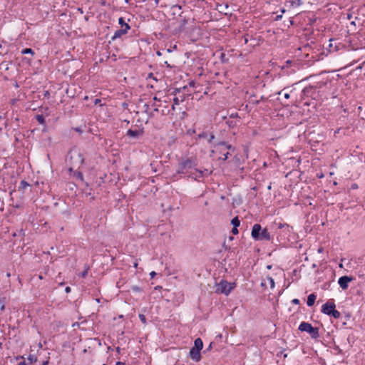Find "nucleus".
I'll use <instances>...</instances> for the list:
<instances>
[{"instance_id": "1", "label": "nucleus", "mask_w": 365, "mask_h": 365, "mask_svg": "<svg viewBox=\"0 0 365 365\" xmlns=\"http://www.w3.org/2000/svg\"><path fill=\"white\" fill-rule=\"evenodd\" d=\"M236 284L235 282H228L226 280L222 279L215 284V293L222 294L226 296L235 288Z\"/></svg>"}, {"instance_id": "2", "label": "nucleus", "mask_w": 365, "mask_h": 365, "mask_svg": "<svg viewBox=\"0 0 365 365\" xmlns=\"http://www.w3.org/2000/svg\"><path fill=\"white\" fill-rule=\"evenodd\" d=\"M252 237L256 240H269L270 235L267 229H262L259 224H255L252 229Z\"/></svg>"}, {"instance_id": "3", "label": "nucleus", "mask_w": 365, "mask_h": 365, "mask_svg": "<svg viewBox=\"0 0 365 365\" xmlns=\"http://www.w3.org/2000/svg\"><path fill=\"white\" fill-rule=\"evenodd\" d=\"M203 347V343L201 339L197 338L194 341V346L190 351V358L195 361H199L201 359L200 351Z\"/></svg>"}, {"instance_id": "4", "label": "nucleus", "mask_w": 365, "mask_h": 365, "mask_svg": "<svg viewBox=\"0 0 365 365\" xmlns=\"http://www.w3.org/2000/svg\"><path fill=\"white\" fill-rule=\"evenodd\" d=\"M336 305L332 302H328L322 305V312L327 315L332 316L334 319L340 317V313L335 309Z\"/></svg>"}, {"instance_id": "5", "label": "nucleus", "mask_w": 365, "mask_h": 365, "mask_svg": "<svg viewBox=\"0 0 365 365\" xmlns=\"http://www.w3.org/2000/svg\"><path fill=\"white\" fill-rule=\"evenodd\" d=\"M299 329L302 331L309 333L314 339L319 337L318 329L313 327L312 324L308 322H302L299 326Z\"/></svg>"}, {"instance_id": "6", "label": "nucleus", "mask_w": 365, "mask_h": 365, "mask_svg": "<svg viewBox=\"0 0 365 365\" xmlns=\"http://www.w3.org/2000/svg\"><path fill=\"white\" fill-rule=\"evenodd\" d=\"M196 165L197 163L194 159H187L179 164L177 173H185L189 169L196 166Z\"/></svg>"}, {"instance_id": "7", "label": "nucleus", "mask_w": 365, "mask_h": 365, "mask_svg": "<svg viewBox=\"0 0 365 365\" xmlns=\"http://www.w3.org/2000/svg\"><path fill=\"white\" fill-rule=\"evenodd\" d=\"M71 161L76 165H79L83 163V157L81 152L77 149H73L69 153Z\"/></svg>"}, {"instance_id": "8", "label": "nucleus", "mask_w": 365, "mask_h": 365, "mask_svg": "<svg viewBox=\"0 0 365 365\" xmlns=\"http://www.w3.org/2000/svg\"><path fill=\"white\" fill-rule=\"evenodd\" d=\"M354 279L352 277L343 276L339 278L338 284L343 290H345L348 288L349 282H352Z\"/></svg>"}, {"instance_id": "9", "label": "nucleus", "mask_w": 365, "mask_h": 365, "mask_svg": "<svg viewBox=\"0 0 365 365\" xmlns=\"http://www.w3.org/2000/svg\"><path fill=\"white\" fill-rule=\"evenodd\" d=\"M261 284L262 287H267L269 284L271 289H274L275 286L274 279L271 277L264 278Z\"/></svg>"}, {"instance_id": "10", "label": "nucleus", "mask_w": 365, "mask_h": 365, "mask_svg": "<svg viewBox=\"0 0 365 365\" xmlns=\"http://www.w3.org/2000/svg\"><path fill=\"white\" fill-rule=\"evenodd\" d=\"M129 29H130V26L129 25H126L125 26V29H119V30L116 31L114 33L113 38H120L121 36L127 34V32H128V31Z\"/></svg>"}, {"instance_id": "11", "label": "nucleus", "mask_w": 365, "mask_h": 365, "mask_svg": "<svg viewBox=\"0 0 365 365\" xmlns=\"http://www.w3.org/2000/svg\"><path fill=\"white\" fill-rule=\"evenodd\" d=\"M287 4L291 8H297L303 4L302 0H287Z\"/></svg>"}, {"instance_id": "12", "label": "nucleus", "mask_w": 365, "mask_h": 365, "mask_svg": "<svg viewBox=\"0 0 365 365\" xmlns=\"http://www.w3.org/2000/svg\"><path fill=\"white\" fill-rule=\"evenodd\" d=\"M143 131L142 130H128L127 131V135L131 138H138V137L141 136L143 135Z\"/></svg>"}, {"instance_id": "13", "label": "nucleus", "mask_w": 365, "mask_h": 365, "mask_svg": "<svg viewBox=\"0 0 365 365\" xmlns=\"http://www.w3.org/2000/svg\"><path fill=\"white\" fill-rule=\"evenodd\" d=\"M316 298H317V297L314 294H310L307 297V306L312 307L314 304Z\"/></svg>"}, {"instance_id": "14", "label": "nucleus", "mask_w": 365, "mask_h": 365, "mask_svg": "<svg viewBox=\"0 0 365 365\" xmlns=\"http://www.w3.org/2000/svg\"><path fill=\"white\" fill-rule=\"evenodd\" d=\"M217 148L223 151L225 149H230L231 145H227L225 143H220L218 144Z\"/></svg>"}, {"instance_id": "15", "label": "nucleus", "mask_w": 365, "mask_h": 365, "mask_svg": "<svg viewBox=\"0 0 365 365\" xmlns=\"http://www.w3.org/2000/svg\"><path fill=\"white\" fill-rule=\"evenodd\" d=\"M118 24L120 25L122 29H125V26L128 25L126 22H125L123 18L120 17L118 19Z\"/></svg>"}, {"instance_id": "16", "label": "nucleus", "mask_w": 365, "mask_h": 365, "mask_svg": "<svg viewBox=\"0 0 365 365\" xmlns=\"http://www.w3.org/2000/svg\"><path fill=\"white\" fill-rule=\"evenodd\" d=\"M232 224L234 227H238L240 224L239 219L236 217L232 220Z\"/></svg>"}, {"instance_id": "17", "label": "nucleus", "mask_w": 365, "mask_h": 365, "mask_svg": "<svg viewBox=\"0 0 365 365\" xmlns=\"http://www.w3.org/2000/svg\"><path fill=\"white\" fill-rule=\"evenodd\" d=\"M21 53L22 54H31V55H34V52L33 51V50L31 48H25V49L22 50Z\"/></svg>"}, {"instance_id": "18", "label": "nucleus", "mask_w": 365, "mask_h": 365, "mask_svg": "<svg viewBox=\"0 0 365 365\" xmlns=\"http://www.w3.org/2000/svg\"><path fill=\"white\" fill-rule=\"evenodd\" d=\"M36 119H37V120H38V122L39 123H41V124H44L45 120H44V118H43V115H38L36 116Z\"/></svg>"}, {"instance_id": "19", "label": "nucleus", "mask_w": 365, "mask_h": 365, "mask_svg": "<svg viewBox=\"0 0 365 365\" xmlns=\"http://www.w3.org/2000/svg\"><path fill=\"white\" fill-rule=\"evenodd\" d=\"M28 359L29 360L31 364L36 362L37 360L36 357L34 355H29Z\"/></svg>"}, {"instance_id": "20", "label": "nucleus", "mask_w": 365, "mask_h": 365, "mask_svg": "<svg viewBox=\"0 0 365 365\" xmlns=\"http://www.w3.org/2000/svg\"><path fill=\"white\" fill-rule=\"evenodd\" d=\"M139 318H140V321H141L144 324H146V319H145V317L143 314H139Z\"/></svg>"}, {"instance_id": "21", "label": "nucleus", "mask_w": 365, "mask_h": 365, "mask_svg": "<svg viewBox=\"0 0 365 365\" xmlns=\"http://www.w3.org/2000/svg\"><path fill=\"white\" fill-rule=\"evenodd\" d=\"M28 186H29V184H28L26 182H25V181H21V187L22 189H25V188H26V187H28Z\"/></svg>"}, {"instance_id": "22", "label": "nucleus", "mask_w": 365, "mask_h": 365, "mask_svg": "<svg viewBox=\"0 0 365 365\" xmlns=\"http://www.w3.org/2000/svg\"><path fill=\"white\" fill-rule=\"evenodd\" d=\"M133 291L136 292H140L141 291V289L138 286H134L132 287Z\"/></svg>"}, {"instance_id": "23", "label": "nucleus", "mask_w": 365, "mask_h": 365, "mask_svg": "<svg viewBox=\"0 0 365 365\" xmlns=\"http://www.w3.org/2000/svg\"><path fill=\"white\" fill-rule=\"evenodd\" d=\"M228 155H229V153H228V152H227L226 153H225V154L223 155V157H222V158H221V157H220V159H222V160H227V158H228Z\"/></svg>"}, {"instance_id": "24", "label": "nucleus", "mask_w": 365, "mask_h": 365, "mask_svg": "<svg viewBox=\"0 0 365 365\" xmlns=\"http://www.w3.org/2000/svg\"><path fill=\"white\" fill-rule=\"evenodd\" d=\"M237 227H234L232 230V232L234 234V235H237L238 233V230L237 228Z\"/></svg>"}, {"instance_id": "25", "label": "nucleus", "mask_w": 365, "mask_h": 365, "mask_svg": "<svg viewBox=\"0 0 365 365\" xmlns=\"http://www.w3.org/2000/svg\"><path fill=\"white\" fill-rule=\"evenodd\" d=\"M156 275V273L154 271H152L150 273V276L151 278H153Z\"/></svg>"}, {"instance_id": "26", "label": "nucleus", "mask_w": 365, "mask_h": 365, "mask_svg": "<svg viewBox=\"0 0 365 365\" xmlns=\"http://www.w3.org/2000/svg\"><path fill=\"white\" fill-rule=\"evenodd\" d=\"M292 303L295 304H298L299 303V301L298 299H294L292 300Z\"/></svg>"}, {"instance_id": "27", "label": "nucleus", "mask_w": 365, "mask_h": 365, "mask_svg": "<svg viewBox=\"0 0 365 365\" xmlns=\"http://www.w3.org/2000/svg\"><path fill=\"white\" fill-rule=\"evenodd\" d=\"M174 102L175 105L179 104V100L177 98H174Z\"/></svg>"}, {"instance_id": "28", "label": "nucleus", "mask_w": 365, "mask_h": 365, "mask_svg": "<svg viewBox=\"0 0 365 365\" xmlns=\"http://www.w3.org/2000/svg\"><path fill=\"white\" fill-rule=\"evenodd\" d=\"M65 291H66L67 293H68V292H71V288H70L69 287H67L66 288Z\"/></svg>"}, {"instance_id": "29", "label": "nucleus", "mask_w": 365, "mask_h": 365, "mask_svg": "<svg viewBox=\"0 0 365 365\" xmlns=\"http://www.w3.org/2000/svg\"><path fill=\"white\" fill-rule=\"evenodd\" d=\"M323 251H324V250H323V248H322V247H320V248H319V249H318V252H319V253L323 252Z\"/></svg>"}, {"instance_id": "30", "label": "nucleus", "mask_w": 365, "mask_h": 365, "mask_svg": "<svg viewBox=\"0 0 365 365\" xmlns=\"http://www.w3.org/2000/svg\"><path fill=\"white\" fill-rule=\"evenodd\" d=\"M48 360H46L43 362L42 365H48Z\"/></svg>"}, {"instance_id": "31", "label": "nucleus", "mask_w": 365, "mask_h": 365, "mask_svg": "<svg viewBox=\"0 0 365 365\" xmlns=\"http://www.w3.org/2000/svg\"><path fill=\"white\" fill-rule=\"evenodd\" d=\"M138 262H135L133 264L134 267L137 268L138 267Z\"/></svg>"}, {"instance_id": "32", "label": "nucleus", "mask_w": 365, "mask_h": 365, "mask_svg": "<svg viewBox=\"0 0 365 365\" xmlns=\"http://www.w3.org/2000/svg\"><path fill=\"white\" fill-rule=\"evenodd\" d=\"M284 97L286 98H289V93H285Z\"/></svg>"}, {"instance_id": "33", "label": "nucleus", "mask_w": 365, "mask_h": 365, "mask_svg": "<svg viewBox=\"0 0 365 365\" xmlns=\"http://www.w3.org/2000/svg\"><path fill=\"white\" fill-rule=\"evenodd\" d=\"M18 365H26L25 362H20Z\"/></svg>"}, {"instance_id": "34", "label": "nucleus", "mask_w": 365, "mask_h": 365, "mask_svg": "<svg viewBox=\"0 0 365 365\" xmlns=\"http://www.w3.org/2000/svg\"><path fill=\"white\" fill-rule=\"evenodd\" d=\"M214 138V135H211L210 136V141H212V140Z\"/></svg>"}, {"instance_id": "35", "label": "nucleus", "mask_w": 365, "mask_h": 365, "mask_svg": "<svg viewBox=\"0 0 365 365\" xmlns=\"http://www.w3.org/2000/svg\"><path fill=\"white\" fill-rule=\"evenodd\" d=\"M339 267L340 268H343V264L341 263V264H339Z\"/></svg>"}, {"instance_id": "36", "label": "nucleus", "mask_w": 365, "mask_h": 365, "mask_svg": "<svg viewBox=\"0 0 365 365\" xmlns=\"http://www.w3.org/2000/svg\"><path fill=\"white\" fill-rule=\"evenodd\" d=\"M157 54H158V56H160V55H161V53H160V51H158V52H157Z\"/></svg>"}, {"instance_id": "37", "label": "nucleus", "mask_w": 365, "mask_h": 365, "mask_svg": "<svg viewBox=\"0 0 365 365\" xmlns=\"http://www.w3.org/2000/svg\"><path fill=\"white\" fill-rule=\"evenodd\" d=\"M281 17H282V16H281V15H280V16H277V19H279V18H281Z\"/></svg>"}, {"instance_id": "38", "label": "nucleus", "mask_w": 365, "mask_h": 365, "mask_svg": "<svg viewBox=\"0 0 365 365\" xmlns=\"http://www.w3.org/2000/svg\"><path fill=\"white\" fill-rule=\"evenodd\" d=\"M117 365H122L120 362H117Z\"/></svg>"}, {"instance_id": "39", "label": "nucleus", "mask_w": 365, "mask_h": 365, "mask_svg": "<svg viewBox=\"0 0 365 365\" xmlns=\"http://www.w3.org/2000/svg\"><path fill=\"white\" fill-rule=\"evenodd\" d=\"M267 268H268V269H271V266H270V265H268V266H267Z\"/></svg>"}]
</instances>
